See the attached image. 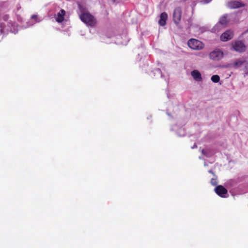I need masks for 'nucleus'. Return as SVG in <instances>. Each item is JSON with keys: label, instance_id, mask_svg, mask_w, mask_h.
<instances>
[{"label": "nucleus", "instance_id": "obj_10", "mask_svg": "<svg viewBox=\"0 0 248 248\" xmlns=\"http://www.w3.org/2000/svg\"><path fill=\"white\" fill-rule=\"evenodd\" d=\"M191 75L194 80L196 81L200 82L202 79L201 73L197 70H194L192 71Z\"/></svg>", "mask_w": 248, "mask_h": 248}, {"label": "nucleus", "instance_id": "obj_2", "mask_svg": "<svg viewBox=\"0 0 248 248\" xmlns=\"http://www.w3.org/2000/svg\"><path fill=\"white\" fill-rule=\"evenodd\" d=\"M231 49L242 53L246 51L247 46L242 41H235L232 43V48Z\"/></svg>", "mask_w": 248, "mask_h": 248}, {"label": "nucleus", "instance_id": "obj_6", "mask_svg": "<svg viewBox=\"0 0 248 248\" xmlns=\"http://www.w3.org/2000/svg\"><path fill=\"white\" fill-rule=\"evenodd\" d=\"M223 52L219 50H214L209 54L210 59L214 61H218L223 57Z\"/></svg>", "mask_w": 248, "mask_h": 248}, {"label": "nucleus", "instance_id": "obj_7", "mask_svg": "<svg viewBox=\"0 0 248 248\" xmlns=\"http://www.w3.org/2000/svg\"><path fill=\"white\" fill-rule=\"evenodd\" d=\"M216 193L222 198L226 197L225 195L227 194V190L222 186L219 185L215 188Z\"/></svg>", "mask_w": 248, "mask_h": 248}, {"label": "nucleus", "instance_id": "obj_3", "mask_svg": "<svg viewBox=\"0 0 248 248\" xmlns=\"http://www.w3.org/2000/svg\"><path fill=\"white\" fill-rule=\"evenodd\" d=\"M187 45L190 48L193 50H201L204 46L202 42L193 38L190 39L188 41Z\"/></svg>", "mask_w": 248, "mask_h": 248}, {"label": "nucleus", "instance_id": "obj_18", "mask_svg": "<svg viewBox=\"0 0 248 248\" xmlns=\"http://www.w3.org/2000/svg\"><path fill=\"white\" fill-rule=\"evenodd\" d=\"M31 20H34V21L32 23L31 25H33L36 23L39 22L40 20L38 19V16L33 15L31 16Z\"/></svg>", "mask_w": 248, "mask_h": 248}, {"label": "nucleus", "instance_id": "obj_9", "mask_svg": "<svg viewBox=\"0 0 248 248\" xmlns=\"http://www.w3.org/2000/svg\"><path fill=\"white\" fill-rule=\"evenodd\" d=\"M228 6L231 9H237L244 7V5L238 1H232L228 3Z\"/></svg>", "mask_w": 248, "mask_h": 248}, {"label": "nucleus", "instance_id": "obj_13", "mask_svg": "<svg viewBox=\"0 0 248 248\" xmlns=\"http://www.w3.org/2000/svg\"><path fill=\"white\" fill-rule=\"evenodd\" d=\"M8 26L10 28V31L14 33L15 34L17 33L18 30L17 29L16 25L15 23H13L12 22H8Z\"/></svg>", "mask_w": 248, "mask_h": 248}, {"label": "nucleus", "instance_id": "obj_11", "mask_svg": "<svg viewBox=\"0 0 248 248\" xmlns=\"http://www.w3.org/2000/svg\"><path fill=\"white\" fill-rule=\"evenodd\" d=\"M168 18V15L166 13L163 12L160 15V19L158 21L159 24L163 26L166 24V20Z\"/></svg>", "mask_w": 248, "mask_h": 248}, {"label": "nucleus", "instance_id": "obj_22", "mask_svg": "<svg viewBox=\"0 0 248 248\" xmlns=\"http://www.w3.org/2000/svg\"><path fill=\"white\" fill-rule=\"evenodd\" d=\"M211 1H212V0H203L202 1V2L204 4H207V3H210Z\"/></svg>", "mask_w": 248, "mask_h": 248}, {"label": "nucleus", "instance_id": "obj_19", "mask_svg": "<svg viewBox=\"0 0 248 248\" xmlns=\"http://www.w3.org/2000/svg\"><path fill=\"white\" fill-rule=\"evenodd\" d=\"M211 184L213 186H216L217 184V180L215 178H212L211 180Z\"/></svg>", "mask_w": 248, "mask_h": 248}, {"label": "nucleus", "instance_id": "obj_17", "mask_svg": "<svg viewBox=\"0 0 248 248\" xmlns=\"http://www.w3.org/2000/svg\"><path fill=\"white\" fill-rule=\"evenodd\" d=\"M244 67L243 70L245 72L244 76H248V62L246 61V62L244 64Z\"/></svg>", "mask_w": 248, "mask_h": 248}, {"label": "nucleus", "instance_id": "obj_20", "mask_svg": "<svg viewBox=\"0 0 248 248\" xmlns=\"http://www.w3.org/2000/svg\"><path fill=\"white\" fill-rule=\"evenodd\" d=\"M2 19L5 21H8L9 18V15H4L2 16Z\"/></svg>", "mask_w": 248, "mask_h": 248}, {"label": "nucleus", "instance_id": "obj_15", "mask_svg": "<svg viewBox=\"0 0 248 248\" xmlns=\"http://www.w3.org/2000/svg\"><path fill=\"white\" fill-rule=\"evenodd\" d=\"M227 14H225L221 16L219 19L218 23L223 26L226 25L227 23Z\"/></svg>", "mask_w": 248, "mask_h": 248}, {"label": "nucleus", "instance_id": "obj_8", "mask_svg": "<svg viewBox=\"0 0 248 248\" xmlns=\"http://www.w3.org/2000/svg\"><path fill=\"white\" fill-rule=\"evenodd\" d=\"M246 62V60H245L237 59L235 60L234 62L230 65V67H232L234 69H238L241 67L242 65H244Z\"/></svg>", "mask_w": 248, "mask_h": 248}, {"label": "nucleus", "instance_id": "obj_14", "mask_svg": "<svg viewBox=\"0 0 248 248\" xmlns=\"http://www.w3.org/2000/svg\"><path fill=\"white\" fill-rule=\"evenodd\" d=\"M151 76L154 77H161L162 78L163 75L161 70L159 68H155L152 72Z\"/></svg>", "mask_w": 248, "mask_h": 248}, {"label": "nucleus", "instance_id": "obj_1", "mask_svg": "<svg viewBox=\"0 0 248 248\" xmlns=\"http://www.w3.org/2000/svg\"><path fill=\"white\" fill-rule=\"evenodd\" d=\"M81 20L85 23L88 26L94 27L96 22L94 17L89 13H84L80 15Z\"/></svg>", "mask_w": 248, "mask_h": 248}, {"label": "nucleus", "instance_id": "obj_5", "mask_svg": "<svg viewBox=\"0 0 248 248\" xmlns=\"http://www.w3.org/2000/svg\"><path fill=\"white\" fill-rule=\"evenodd\" d=\"M233 37V32L232 31L228 30L223 32L220 36V40L223 42H226L231 40Z\"/></svg>", "mask_w": 248, "mask_h": 248}, {"label": "nucleus", "instance_id": "obj_4", "mask_svg": "<svg viewBox=\"0 0 248 248\" xmlns=\"http://www.w3.org/2000/svg\"><path fill=\"white\" fill-rule=\"evenodd\" d=\"M182 9L178 7L174 9L173 13V20L176 24H178L181 19Z\"/></svg>", "mask_w": 248, "mask_h": 248}, {"label": "nucleus", "instance_id": "obj_16", "mask_svg": "<svg viewBox=\"0 0 248 248\" xmlns=\"http://www.w3.org/2000/svg\"><path fill=\"white\" fill-rule=\"evenodd\" d=\"M211 80L214 83H217L220 80V77L217 75H215L212 76Z\"/></svg>", "mask_w": 248, "mask_h": 248}, {"label": "nucleus", "instance_id": "obj_12", "mask_svg": "<svg viewBox=\"0 0 248 248\" xmlns=\"http://www.w3.org/2000/svg\"><path fill=\"white\" fill-rule=\"evenodd\" d=\"M65 12L64 10L61 9L60 12L58 13L57 17L56 18V21L59 23H61L64 20V16L65 15Z\"/></svg>", "mask_w": 248, "mask_h": 248}, {"label": "nucleus", "instance_id": "obj_21", "mask_svg": "<svg viewBox=\"0 0 248 248\" xmlns=\"http://www.w3.org/2000/svg\"><path fill=\"white\" fill-rule=\"evenodd\" d=\"M201 152L202 153V154L204 155V156H207V152L204 150V149H202L201 150Z\"/></svg>", "mask_w": 248, "mask_h": 248}]
</instances>
